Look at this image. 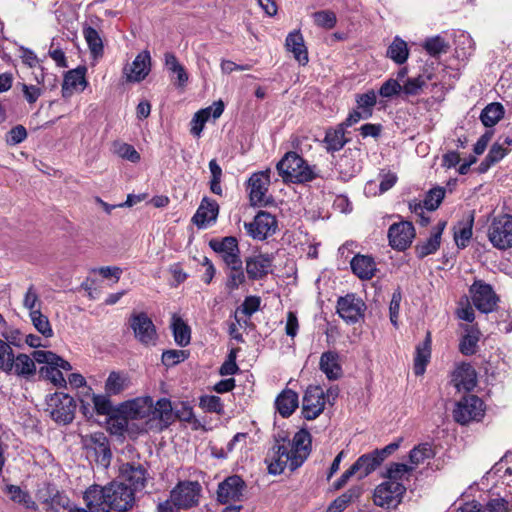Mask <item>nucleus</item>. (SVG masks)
I'll use <instances>...</instances> for the list:
<instances>
[{
	"label": "nucleus",
	"instance_id": "de8ad7c7",
	"mask_svg": "<svg viewBox=\"0 0 512 512\" xmlns=\"http://www.w3.org/2000/svg\"><path fill=\"white\" fill-rule=\"evenodd\" d=\"M171 326L175 342L181 347L187 346L191 339L189 326L186 325L184 321L176 315H173L172 317Z\"/></svg>",
	"mask_w": 512,
	"mask_h": 512
},
{
	"label": "nucleus",
	"instance_id": "0eeeda50",
	"mask_svg": "<svg viewBox=\"0 0 512 512\" xmlns=\"http://www.w3.org/2000/svg\"><path fill=\"white\" fill-rule=\"evenodd\" d=\"M76 403L68 394L56 392L46 397V412L57 423L68 424L74 419Z\"/></svg>",
	"mask_w": 512,
	"mask_h": 512
},
{
	"label": "nucleus",
	"instance_id": "2eb2a0df",
	"mask_svg": "<svg viewBox=\"0 0 512 512\" xmlns=\"http://www.w3.org/2000/svg\"><path fill=\"white\" fill-rule=\"evenodd\" d=\"M130 327L135 338L142 344L154 345L156 343V328L146 313L133 314L130 317Z\"/></svg>",
	"mask_w": 512,
	"mask_h": 512
},
{
	"label": "nucleus",
	"instance_id": "ea45409f",
	"mask_svg": "<svg viewBox=\"0 0 512 512\" xmlns=\"http://www.w3.org/2000/svg\"><path fill=\"white\" fill-rule=\"evenodd\" d=\"M37 362L34 357L27 354H18L12 359V371L22 377H29L35 374Z\"/></svg>",
	"mask_w": 512,
	"mask_h": 512
},
{
	"label": "nucleus",
	"instance_id": "c756f323",
	"mask_svg": "<svg viewBox=\"0 0 512 512\" xmlns=\"http://www.w3.org/2000/svg\"><path fill=\"white\" fill-rule=\"evenodd\" d=\"M345 133L346 128L340 123L326 130L323 144L328 153L338 152L348 143L349 139L345 136Z\"/></svg>",
	"mask_w": 512,
	"mask_h": 512
},
{
	"label": "nucleus",
	"instance_id": "b1692460",
	"mask_svg": "<svg viewBox=\"0 0 512 512\" xmlns=\"http://www.w3.org/2000/svg\"><path fill=\"white\" fill-rule=\"evenodd\" d=\"M224 111V103L219 100L214 102L211 106L201 109L195 113L191 121V133L199 137L203 131L205 123L209 120L210 116L214 119L219 118Z\"/></svg>",
	"mask_w": 512,
	"mask_h": 512
},
{
	"label": "nucleus",
	"instance_id": "c85d7f7f",
	"mask_svg": "<svg viewBox=\"0 0 512 512\" xmlns=\"http://www.w3.org/2000/svg\"><path fill=\"white\" fill-rule=\"evenodd\" d=\"M285 46L286 49L293 54L299 64L306 65L308 63V51L300 31L295 30L290 32L286 37Z\"/></svg>",
	"mask_w": 512,
	"mask_h": 512
},
{
	"label": "nucleus",
	"instance_id": "9d476101",
	"mask_svg": "<svg viewBox=\"0 0 512 512\" xmlns=\"http://www.w3.org/2000/svg\"><path fill=\"white\" fill-rule=\"evenodd\" d=\"M406 487L401 482L384 481L374 491V503L380 507L395 508L400 504Z\"/></svg>",
	"mask_w": 512,
	"mask_h": 512
},
{
	"label": "nucleus",
	"instance_id": "473e14b6",
	"mask_svg": "<svg viewBox=\"0 0 512 512\" xmlns=\"http://www.w3.org/2000/svg\"><path fill=\"white\" fill-rule=\"evenodd\" d=\"M360 155L358 149H347L336 163V168L345 177H351L357 173L360 166L356 158Z\"/></svg>",
	"mask_w": 512,
	"mask_h": 512
},
{
	"label": "nucleus",
	"instance_id": "f3484780",
	"mask_svg": "<svg viewBox=\"0 0 512 512\" xmlns=\"http://www.w3.org/2000/svg\"><path fill=\"white\" fill-rule=\"evenodd\" d=\"M151 71V56L149 51L140 52L132 63L126 64L123 68V75L126 82L139 83L143 81Z\"/></svg>",
	"mask_w": 512,
	"mask_h": 512
},
{
	"label": "nucleus",
	"instance_id": "c9c22d12",
	"mask_svg": "<svg viewBox=\"0 0 512 512\" xmlns=\"http://www.w3.org/2000/svg\"><path fill=\"white\" fill-rule=\"evenodd\" d=\"M82 33L93 59L101 58L104 53V45L99 32L91 26L84 25Z\"/></svg>",
	"mask_w": 512,
	"mask_h": 512
},
{
	"label": "nucleus",
	"instance_id": "4c0bfd02",
	"mask_svg": "<svg viewBox=\"0 0 512 512\" xmlns=\"http://www.w3.org/2000/svg\"><path fill=\"white\" fill-rule=\"evenodd\" d=\"M276 408L283 417H289L298 407V394L293 390L287 389L276 398Z\"/></svg>",
	"mask_w": 512,
	"mask_h": 512
},
{
	"label": "nucleus",
	"instance_id": "2f4dec72",
	"mask_svg": "<svg viewBox=\"0 0 512 512\" xmlns=\"http://www.w3.org/2000/svg\"><path fill=\"white\" fill-rule=\"evenodd\" d=\"M376 451L363 454L355 462L354 466L358 471V479H363L375 471L382 463L383 458L377 455Z\"/></svg>",
	"mask_w": 512,
	"mask_h": 512
},
{
	"label": "nucleus",
	"instance_id": "4468645a",
	"mask_svg": "<svg viewBox=\"0 0 512 512\" xmlns=\"http://www.w3.org/2000/svg\"><path fill=\"white\" fill-rule=\"evenodd\" d=\"M271 170L266 169L259 171L249 178V196L251 204L254 206H262L268 202L267 192L270 186Z\"/></svg>",
	"mask_w": 512,
	"mask_h": 512
},
{
	"label": "nucleus",
	"instance_id": "3c124183",
	"mask_svg": "<svg viewBox=\"0 0 512 512\" xmlns=\"http://www.w3.org/2000/svg\"><path fill=\"white\" fill-rule=\"evenodd\" d=\"M6 491L12 501L22 504L27 509L36 510V503L32 500L31 496L19 486L8 485Z\"/></svg>",
	"mask_w": 512,
	"mask_h": 512
},
{
	"label": "nucleus",
	"instance_id": "412c9836",
	"mask_svg": "<svg viewBox=\"0 0 512 512\" xmlns=\"http://www.w3.org/2000/svg\"><path fill=\"white\" fill-rule=\"evenodd\" d=\"M245 483L237 475L225 479L218 487L217 496L219 502L227 504L229 502L240 501L243 495Z\"/></svg>",
	"mask_w": 512,
	"mask_h": 512
},
{
	"label": "nucleus",
	"instance_id": "13d9d810",
	"mask_svg": "<svg viewBox=\"0 0 512 512\" xmlns=\"http://www.w3.org/2000/svg\"><path fill=\"white\" fill-rule=\"evenodd\" d=\"M113 147L115 154H117L122 159H126L132 163H137L140 161V154L132 145L128 143L117 142L114 143Z\"/></svg>",
	"mask_w": 512,
	"mask_h": 512
},
{
	"label": "nucleus",
	"instance_id": "20e7f679",
	"mask_svg": "<svg viewBox=\"0 0 512 512\" xmlns=\"http://www.w3.org/2000/svg\"><path fill=\"white\" fill-rule=\"evenodd\" d=\"M284 182L305 183L317 177L315 167L310 166L296 152H287L276 166Z\"/></svg>",
	"mask_w": 512,
	"mask_h": 512
},
{
	"label": "nucleus",
	"instance_id": "680f3d73",
	"mask_svg": "<svg viewBox=\"0 0 512 512\" xmlns=\"http://www.w3.org/2000/svg\"><path fill=\"white\" fill-rule=\"evenodd\" d=\"M313 19L317 26L326 29H332L337 22L335 13L329 10L315 12Z\"/></svg>",
	"mask_w": 512,
	"mask_h": 512
},
{
	"label": "nucleus",
	"instance_id": "6ab92c4d",
	"mask_svg": "<svg viewBox=\"0 0 512 512\" xmlns=\"http://www.w3.org/2000/svg\"><path fill=\"white\" fill-rule=\"evenodd\" d=\"M472 301L474 306L483 313L493 311L498 297L494 293L492 287L482 281H476L470 288Z\"/></svg>",
	"mask_w": 512,
	"mask_h": 512
},
{
	"label": "nucleus",
	"instance_id": "bb28decb",
	"mask_svg": "<svg viewBox=\"0 0 512 512\" xmlns=\"http://www.w3.org/2000/svg\"><path fill=\"white\" fill-rule=\"evenodd\" d=\"M319 369L325 374L328 380H338L343 375L340 357L336 351H326L320 356Z\"/></svg>",
	"mask_w": 512,
	"mask_h": 512
},
{
	"label": "nucleus",
	"instance_id": "58836bf2",
	"mask_svg": "<svg viewBox=\"0 0 512 512\" xmlns=\"http://www.w3.org/2000/svg\"><path fill=\"white\" fill-rule=\"evenodd\" d=\"M431 356V336L428 332L423 343L417 345L414 359V372L416 375H422L425 372L426 365Z\"/></svg>",
	"mask_w": 512,
	"mask_h": 512
},
{
	"label": "nucleus",
	"instance_id": "4be33fe9",
	"mask_svg": "<svg viewBox=\"0 0 512 512\" xmlns=\"http://www.w3.org/2000/svg\"><path fill=\"white\" fill-rule=\"evenodd\" d=\"M210 247L221 256L225 265L241 260L238 241L235 237L228 236L221 240H211Z\"/></svg>",
	"mask_w": 512,
	"mask_h": 512
},
{
	"label": "nucleus",
	"instance_id": "aec40b11",
	"mask_svg": "<svg viewBox=\"0 0 512 512\" xmlns=\"http://www.w3.org/2000/svg\"><path fill=\"white\" fill-rule=\"evenodd\" d=\"M273 257L269 254H258L246 258L245 269L249 279L260 280L272 271Z\"/></svg>",
	"mask_w": 512,
	"mask_h": 512
},
{
	"label": "nucleus",
	"instance_id": "f03ea898",
	"mask_svg": "<svg viewBox=\"0 0 512 512\" xmlns=\"http://www.w3.org/2000/svg\"><path fill=\"white\" fill-rule=\"evenodd\" d=\"M310 452L311 435L307 430L298 431L291 441L276 439L265 458L268 472L279 475L285 469L295 471L305 462Z\"/></svg>",
	"mask_w": 512,
	"mask_h": 512
},
{
	"label": "nucleus",
	"instance_id": "6e6d98bb",
	"mask_svg": "<svg viewBox=\"0 0 512 512\" xmlns=\"http://www.w3.org/2000/svg\"><path fill=\"white\" fill-rule=\"evenodd\" d=\"M479 341V332L477 330L468 331L461 339L459 350L464 355H473L476 352Z\"/></svg>",
	"mask_w": 512,
	"mask_h": 512
},
{
	"label": "nucleus",
	"instance_id": "f704fd0d",
	"mask_svg": "<svg viewBox=\"0 0 512 512\" xmlns=\"http://www.w3.org/2000/svg\"><path fill=\"white\" fill-rule=\"evenodd\" d=\"M226 282L225 287L229 293L239 289L246 281L243 271L242 260L235 261L234 264H226Z\"/></svg>",
	"mask_w": 512,
	"mask_h": 512
},
{
	"label": "nucleus",
	"instance_id": "6e6552de",
	"mask_svg": "<svg viewBox=\"0 0 512 512\" xmlns=\"http://www.w3.org/2000/svg\"><path fill=\"white\" fill-rule=\"evenodd\" d=\"M201 491L197 481H182L171 490L170 498L178 508L188 510L199 504Z\"/></svg>",
	"mask_w": 512,
	"mask_h": 512
},
{
	"label": "nucleus",
	"instance_id": "79ce46f5",
	"mask_svg": "<svg viewBox=\"0 0 512 512\" xmlns=\"http://www.w3.org/2000/svg\"><path fill=\"white\" fill-rule=\"evenodd\" d=\"M435 456V450L431 443L425 442L415 446L409 452V464L414 466V470L426 460L432 459Z\"/></svg>",
	"mask_w": 512,
	"mask_h": 512
},
{
	"label": "nucleus",
	"instance_id": "1a4fd4ad",
	"mask_svg": "<svg viewBox=\"0 0 512 512\" xmlns=\"http://www.w3.org/2000/svg\"><path fill=\"white\" fill-rule=\"evenodd\" d=\"M484 416V403L475 396L463 397L453 410V417L456 422L464 425L471 421H479Z\"/></svg>",
	"mask_w": 512,
	"mask_h": 512
},
{
	"label": "nucleus",
	"instance_id": "a878e982",
	"mask_svg": "<svg viewBox=\"0 0 512 512\" xmlns=\"http://www.w3.org/2000/svg\"><path fill=\"white\" fill-rule=\"evenodd\" d=\"M218 212L219 206L217 202L204 198L192 220L199 228H206L216 221Z\"/></svg>",
	"mask_w": 512,
	"mask_h": 512
},
{
	"label": "nucleus",
	"instance_id": "8fccbe9b",
	"mask_svg": "<svg viewBox=\"0 0 512 512\" xmlns=\"http://www.w3.org/2000/svg\"><path fill=\"white\" fill-rule=\"evenodd\" d=\"M42 304L43 303L40 299V295L36 286L34 284H30L23 295V308L26 309L29 314L32 313V311L41 310Z\"/></svg>",
	"mask_w": 512,
	"mask_h": 512
},
{
	"label": "nucleus",
	"instance_id": "9b49d317",
	"mask_svg": "<svg viewBox=\"0 0 512 512\" xmlns=\"http://www.w3.org/2000/svg\"><path fill=\"white\" fill-rule=\"evenodd\" d=\"M247 234L255 240H265L276 233V217L266 211H259L252 222L244 223Z\"/></svg>",
	"mask_w": 512,
	"mask_h": 512
},
{
	"label": "nucleus",
	"instance_id": "5701e85b",
	"mask_svg": "<svg viewBox=\"0 0 512 512\" xmlns=\"http://www.w3.org/2000/svg\"><path fill=\"white\" fill-rule=\"evenodd\" d=\"M452 382L460 391H471L477 384V374L473 366L469 363H460L452 373Z\"/></svg>",
	"mask_w": 512,
	"mask_h": 512
},
{
	"label": "nucleus",
	"instance_id": "5fc2aeb1",
	"mask_svg": "<svg viewBox=\"0 0 512 512\" xmlns=\"http://www.w3.org/2000/svg\"><path fill=\"white\" fill-rule=\"evenodd\" d=\"M508 153L507 148L503 144L494 143L490 148L484 161L481 163V170H487L491 165L502 160Z\"/></svg>",
	"mask_w": 512,
	"mask_h": 512
},
{
	"label": "nucleus",
	"instance_id": "49530a36",
	"mask_svg": "<svg viewBox=\"0 0 512 512\" xmlns=\"http://www.w3.org/2000/svg\"><path fill=\"white\" fill-rule=\"evenodd\" d=\"M504 107L500 103H490L481 112L480 119L484 126L493 127L504 116Z\"/></svg>",
	"mask_w": 512,
	"mask_h": 512
},
{
	"label": "nucleus",
	"instance_id": "f8f14e48",
	"mask_svg": "<svg viewBox=\"0 0 512 512\" xmlns=\"http://www.w3.org/2000/svg\"><path fill=\"white\" fill-rule=\"evenodd\" d=\"M366 304L355 294H347L337 301V313L348 324H354L364 317Z\"/></svg>",
	"mask_w": 512,
	"mask_h": 512
},
{
	"label": "nucleus",
	"instance_id": "37998d69",
	"mask_svg": "<svg viewBox=\"0 0 512 512\" xmlns=\"http://www.w3.org/2000/svg\"><path fill=\"white\" fill-rule=\"evenodd\" d=\"M33 357L38 363H45L52 368L70 371L72 366L70 363L51 351L36 350Z\"/></svg>",
	"mask_w": 512,
	"mask_h": 512
},
{
	"label": "nucleus",
	"instance_id": "c03bdc74",
	"mask_svg": "<svg viewBox=\"0 0 512 512\" xmlns=\"http://www.w3.org/2000/svg\"><path fill=\"white\" fill-rule=\"evenodd\" d=\"M413 471L414 466H410V464L393 462L388 465L385 477L387 481H396L404 484V481L409 480Z\"/></svg>",
	"mask_w": 512,
	"mask_h": 512
},
{
	"label": "nucleus",
	"instance_id": "864d4df0",
	"mask_svg": "<svg viewBox=\"0 0 512 512\" xmlns=\"http://www.w3.org/2000/svg\"><path fill=\"white\" fill-rule=\"evenodd\" d=\"M423 48L430 56L436 57L440 54L446 53L449 49V44L441 36H434L425 40Z\"/></svg>",
	"mask_w": 512,
	"mask_h": 512
},
{
	"label": "nucleus",
	"instance_id": "e2e57ef3",
	"mask_svg": "<svg viewBox=\"0 0 512 512\" xmlns=\"http://www.w3.org/2000/svg\"><path fill=\"white\" fill-rule=\"evenodd\" d=\"M13 350L5 341L0 340V369L4 372H12Z\"/></svg>",
	"mask_w": 512,
	"mask_h": 512
},
{
	"label": "nucleus",
	"instance_id": "052dcab7",
	"mask_svg": "<svg viewBox=\"0 0 512 512\" xmlns=\"http://www.w3.org/2000/svg\"><path fill=\"white\" fill-rule=\"evenodd\" d=\"M200 407L206 412H212L217 414L223 413V404L220 397L215 395H205L200 398Z\"/></svg>",
	"mask_w": 512,
	"mask_h": 512
},
{
	"label": "nucleus",
	"instance_id": "39448f33",
	"mask_svg": "<svg viewBox=\"0 0 512 512\" xmlns=\"http://www.w3.org/2000/svg\"><path fill=\"white\" fill-rule=\"evenodd\" d=\"M81 445L88 459L103 467L109 466L112 454L108 438L103 432L81 435Z\"/></svg>",
	"mask_w": 512,
	"mask_h": 512
},
{
	"label": "nucleus",
	"instance_id": "ddd939ff",
	"mask_svg": "<svg viewBox=\"0 0 512 512\" xmlns=\"http://www.w3.org/2000/svg\"><path fill=\"white\" fill-rule=\"evenodd\" d=\"M119 478L128 482L133 493L145 487L149 474L145 465L135 462H126L119 467Z\"/></svg>",
	"mask_w": 512,
	"mask_h": 512
},
{
	"label": "nucleus",
	"instance_id": "dca6fc26",
	"mask_svg": "<svg viewBox=\"0 0 512 512\" xmlns=\"http://www.w3.org/2000/svg\"><path fill=\"white\" fill-rule=\"evenodd\" d=\"M415 238V229L411 222L401 221L388 229L389 245L398 251L408 248Z\"/></svg>",
	"mask_w": 512,
	"mask_h": 512
},
{
	"label": "nucleus",
	"instance_id": "393cba45",
	"mask_svg": "<svg viewBox=\"0 0 512 512\" xmlns=\"http://www.w3.org/2000/svg\"><path fill=\"white\" fill-rule=\"evenodd\" d=\"M85 73V67H78L65 74L61 89L62 97L70 98L76 91L85 89L87 85Z\"/></svg>",
	"mask_w": 512,
	"mask_h": 512
},
{
	"label": "nucleus",
	"instance_id": "7ed1b4c3",
	"mask_svg": "<svg viewBox=\"0 0 512 512\" xmlns=\"http://www.w3.org/2000/svg\"><path fill=\"white\" fill-rule=\"evenodd\" d=\"M90 512L127 511L135 503L133 489L122 481H112L105 486L91 485L83 495Z\"/></svg>",
	"mask_w": 512,
	"mask_h": 512
},
{
	"label": "nucleus",
	"instance_id": "338daca9",
	"mask_svg": "<svg viewBox=\"0 0 512 512\" xmlns=\"http://www.w3.org/2000/svg\"><path fill=\"white\" fill-rule=\"evenodd\" d=\"M94 408L100 415H110L112 412V404L108 395H93Z\"/></svg>",
	"mask_w": 512,
	"mask_h": 512
},
{
	"label": "nucleus",
	"instance_id": "e433bc0d",
	"mask_svg": "<svg viewBox=\"0 0 512 512\" xmlns=\"http://www.w3.org/2000/svg\"><path fill=\"white\" fill-rule=\"evenodd\" d=\"M129 386L130 379L126 373L112 371L105 382V392L108 396L118 395Z\"/></svg>",
	"mask_w": 512,
	"mask_h": 512
},
{
	"label": "nucleus",
	"instance_id": "4d7b16f0",
	"mask_svg": "<svg viewBox=\"0 0 512 512\" xmlns=\"http://www.w3.org/2000/svg\"><path fill=\"white\" fill-rule=\"evenodd\" d=\"M261 299L258 296H248L244 299L242 305L235 312L236 322L240 323L239 314L250 317L260 307Z\"/></svg>",
	"mask_w": 512,
	"mask_h": 512
},
{
	"label": "nucleus",
	"instance_id": "f257e3e1",
	"mask_svg": "<svg viewBox=\"0 0 512 512\" xmlns=\"http://www.w3.org/2000/svg\"><path fill=\"white\" fill-rule=\"evenodd\" d=\"M117 413L121 418V428L127 426L128 420H140L145 432L162 431L174 421L173 407L166 398H161L154 404L149 396L137 397L121 403Z\"/></svg>",
	"mask_w": 512,
	"mask_h": 512
},
{
	"label": "nucleus",
	"instance_id": "09e8293b",
	"mask_svg": "<svg viewBox=\"0 0 512 512\" xmlns=\"http://www.w3.org/2000/svg\"><path fill=\"white\" fill-rule=\"evenodd\" d=\"M29 318L33 327L45 338H51L54 334L52 325L46 315L39 311L29 313Z\"/></svg>",
	"mask_w": 512,
	"mask_h": 512
},
{
	"label": "nucleus",
	"instance_id": "69168bd1",
	"mask_svg": "<svg viewBox=\"0 0 512 512\" xmlns=\"http://www.w3.org/2000/svg\"><path fill=\"white\" fill-rule=\"evenodd\" d=\"M356 103L358 106V109H361L363 112L371 111L372 108L376 104V94L373 90L368 91L364 94H359L356 96Z\"/></svg>",
	"mask_w": 512,
	"mask_h": 512
},
{
	"label": "nucleus",
	"instance_id": "0e129e2a",
	"mask_svg": "<svg viewBox=\"0 0 512 512\" xmlns=\"http://www.w3.org/2000/svg\"><path fill=\"white\" fill-rule=\"evenodd\" d=\"M403 93L402 84L396 79L389 78L386 80L379 89V94L384 98H391Z\"/></svg>",
	"mask_w": 512,
	"mask_h": 512
},
{
	"label": "nucleus",
	"instance_id": "a211bd4d",
	"mask_svg": "<svg viewBox=\"0 0 512 512\" xmlns=\"http://www.w3.org/2000/svg\"><path fill=\"white\" fill-rule=\"evenodd\" d=\"M325 394L319 386L307 388L302 401V414L305 419L313 420L324 410Z\"/></svg>",
	"mask_w": 512,
	"mask_h": 512
},
{
	"label": "nucleus",
	"instance_id": "7c9ffc66",
	"mask_svg": "<svg viewBox=\"0 0 512 512\" xmlns=\"http://www.w3.org/2000/svg\"><path fill=\"white\" fill-rule=\"evenodd\" d=\"M445 226L446 222L438 223L437 226L433 228L430 237L416 246V253L419 258H424L438 250L441 243V235Z\"/></svg>",
	"mask_w": 512,
	"mask_h": 512
},
{
	"label": "nucleus",
	"instance_id": "a18cd8bd",
	"mask_svg": "<svg viewBox=\"0 0 512 512\" xmlns=\"http://www.w3.org/2000/svg\"><path fill=\"white\" fill-rule=\"evenodd\" d=\"M361 486H353L336 498L327 508V512H342L351 502L362 494Z\"/></svg>",
	"mask_w": 512,
	"mask_h": 512
},
{
	"label": "nucleus",
	"instance_id": "bf43d9fd",
	"mask_svg": "<svg viewBox=\"0 0 512 512\" xmlns=\"http://www.w3.org/2000/svg\"><path fill=\"white\" fill-rule=\"evenodd\" d=\"M445 196V189L442 187H436L431 189L425 199L424 206L429 211L436 210Z\"/></svg>",
	"mask_w": 512,
	"mask_h": 512
},
{
	"label": "nucleus",
	"instance_id": "72a5a7b5",
	"mask_svg": "<svg viewBox=\"0 0 512 512\" xmlns=\"http://www.w3.org/2000/svg\"><path fill=\"white\" fill-rule=\"evenodd\" d=\"M431 79L432 73L428 69L415 77L407 78L402 84L403 94L407 97L420 95Z\"/></svg>",
	"mask_w": 512,
	"mask_h": 512
},
{
	"label": "nucleus",
	"instance_id": "cd10ccee",
	"mask_svg": "<svg viewBox=\"0 0 512 512\" xmlns=\"http://www.w3.org/2000/svg\"><path fill=\"white\" fill-rule=\"evenodd\" d=\"M350 266L352 272L361 280L372 279L377 271L374 258L369 255H355L350 262Z\"/></svg>",
	"mask_w": 512,
	"mask_h": 512
},
{
	"label": "nucleus",
	"instance_id": "423d86ee",
	"mask_svg": "<svg viewBox=\"0 0 512 512\" xmlns=\"http://www.w3.org/2000/svg\"><path fill=\"white\" fill-rule=\"evenodd\" d=\"M487 237L496 249L506 250L512 248V216L509 214H499L492 217L488 225Z\"/></svg>",
	"mask_w": 512,
	"mask_h": 512
},
{
	"label": "nucleus",
	"instance_id": "774afa93",
	"mask_svg": "<svg viewBox=\"0 0 512 512\" xmlns=\"http://www.w3.org/2000/svg\"><path fill=\"white\" fill-rule=\"evenodd\" d=\"M187 358L183 350H167L162 354V362L166 366H174Z\"/></svg>",
	"mask_w": 512,
	"mask_h": 512
},
{
	"label": "nucleus",
	"instance_id": "a19ab883",
	"mask_svg": "<svg viewBox=\"0 0 512 512\" xmlns=\"http://www.w3.org/2000/svg\"><path fill=\"white\" fill-rule=\"evenodd\" d=\"M386 56L398 65L404 64L409 57L407 43L399 36L394 37L387 48Z\"/></svg>",
	"mask_w": 512,
	"mask_h": 512
},
{
	"label": "nucleus",
	"instance_id": "603ef678",
	"mask_svg": "<svg viewBox=\"0 0 512 512\" xmlns=\"http://www.w3.org/2000/svg\"><path fill=\"white\" fill-rule=\"evenodd\" d=\"M473 217L466 223H460L454 230V240L459 248H465L472 237Z\"/></svg>",
	"mask_w": 512,
	"mask_h": 512
}]
</instances>
